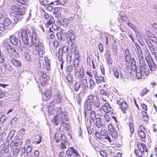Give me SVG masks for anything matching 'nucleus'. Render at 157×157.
I'll list each match as a JSON object with an SVG mask.
<instances>
[{
	"instance_id": "nucleus-1",
	"label": "nucleus",
	"mask_w": 157,
	"mask_h": 157,
	"mask_svg": "<svg viewBox=\"0 0 157 157\" xmlns=\"http://www.w3.org/2000/svg\"><path fill=\"white\" fill-rule=\"evenodd\" d=\"M15 35L18 38H21L25 44L29 47L34 46L36 53H38L40 57H42L44 48V45L40 42L38 36L35 32H33L31 34L28 30L21 29L15 33Z\"/></svg>"
},
{
	"instance_id": "nucleus-2",
	"label": "nucleus",
	"mask_w": 157,
	"mask_h": 157,
	"mask_svg": "<svg viewBox=\"0 0 157 157\" xmlns=\"http://www.w3.org/2000/svg\"><path fill=\"white\" fill-rule=\"evenodd\" d=\"M14 13H11V20L8 18H5L4 20V25L7 29H12L14 27V24L17 22L18 21L21 20V18H18L17 16H14Z\"/></svg>"
},
{
	"instance_id": "nucleus-3",
	"label": "nucleus",
	"mask_w": 157,
	"mask_h": 157,
	"mask_svg": "<svg viewBox=\"0 0 157 157\" xmlns=\"http://www.w3.org/2000/svg\"><path fill=\"white\" fill-rule=\"evenodd\" d=\"M11 10L17 13V14H13L14 16H17L18 18L19 16L23 15L25 12V8L23 6L16 4L12 6L11 7Z\"/></svg>"
},
{
	"instance_id": "nucleus-4",
	"label": "nucleus",
	"mask_w": 157,
	"mask_h": 157,
	"mask_svg": "<svg viewBox=\"0 0 157 157\" xmlns=\"http://www.w3.org/2000/svg\"><path fill=\"white\" fill-rule=\"evenodd\" d=\"M68 121V118L66 113H63L59 115H57L54 117L52 120V122L54 123L56 125H58L60 122H61Z\"/></svg>"
},
{
	"instance_id": "nucleus-5",
	"label": "nucleus",
	"mask_w": 157,
	"mask_h": 157,
	"mask_svg": "<svg viewBox=\"0 0 157 157\" xmlns=\"http://www.w3.org/2000/svg\"><path fill=\"white\" fill-rule=\"evenodd\" d=\"M146 58L150 70L151 71H154L156 67L155 63L154 62L153 59L148 50L147 52L146 53Z\"/></svg>"
},
{
	"instance_id": "nucleus-6",
	"label": "nucleus",
	"mask_w": 157,
	"mask_h": 157,
	"mask_svg": "<svg viewBox=\"0 0 157 157\" xmlns=\"http://www.w3.org/2000/svg\"><path fill=\"white\" fill-rule=\"evenodd\" d=\"M22 144V142L17 136H16L14 138L10 144V147L12 148L13 147H17Z\"/></svg>"
},
{
	"instance_id": "nucleus-7",
	"label": "nucleus",
	"mask_w": 157,
	"mask_h": 157,
	"mask_svg": "<svg viewBox=\"0 0 157 157\" xmlns=\"http://www.w3.org/2000/svg\"><path fill=\"white\" fill-rule=\"evenodd\" d=\"M140 63L143 73L146 76L148 75L149 73V70L145 60L140 59Z\"/></svg>"
},
{
	"instance_id": "nucleus-8",
	"label": "nucleus",
	"mask_w": 157,
	"mask_h": 157,
	"mask_svg": "<svg viewBox=\"0 0 157 157\" xmlns=\"http://www.w3.org/2000/svg\"><path fill=\"white\" fill-rule=\"evenodd\" d=\"M79 68H74L75 75L76 77L80 78H82L84 76V70L82 67Z\"/></svg>"
},
{
	"instance_id": "nucleus-9",
	"label": "nucleus",
	"mask_w": 157,
	"mask_h": 157,
	"mask_svg": "<svg viewBox=\"0 0 157 157\" xmlns=\"http://www.w3.org/2000/svg\"><path fill=\"white\" fill-rule=\"evenodd\" d=\"M55 140L56 142L61 141V142L66 141L67 140L64 135L59 134L58 132L56 133L55 134Z\"/></svg>"
},
{
	"instance_id": "nucleus-10",
	"label": "nucleus",
	"mask_w": 157,
	"mask_h": 157,
	"mask_svg": "<svg viewBox=\"0 0 157 157\" xmlns=\"http://www.w3.org/2000/svg\"><path fill=\"white\" fill-rule=\"evenodd\" d=\"M102 99L104 102H105V103H103L104 104L102 106V108L103 110L105 113H108L111 112L110 110L111 107L108 102H107V101L103 98H102Z\"/></svg>"
},
{
	"instance_id": "nucleus-11",
	"label": "nucleus",
	"mask_w": 157,
	"mask_h": 157,
	"mask_svg": "<svg viewBox=\"0 0 157 157\" xmlns=\"http://www.w3.org/2000/svg\"><path fill=\"white\" fill-rule=\"evenodd\" d=\"M108 129L112 137L116 139L118 136V133L116 130L113 128L112 124H109V125Z\"/></svg>"
},
{
	"instance_id": "nucleus-12",
	"label": "nucleus",
	"mask_w": 157,
	"mask_h": 157,
	"mask_svg": "<svg viewBox=\"0 0 157 157\" xmlns=\"http://www.w3.org/2000/svg\"><path fill=\"white\" fill-rule=\"evenodd\" d=\"M7 52L10 55H13L15 57L18 56V54L16 50L13 48L11 46H9L6 48Z\"/></svg>"
},
{
	"instance_id": "nucleus-13",
	"label": "nucleus",
	"mask_w": 157,
	"mask_h": 157,
	"mask_svg": "<svg viewBox=\"0 0 157 157\" xmlns=\"http://www.w3.org/2000/svg\"><path fill=\"white\" fill-rule=\"evenodd\" d=\"M66 154L68 155H72L73 157H77L78 155V153L76 152L73 147H71L69 150H68L66 152Z\"/></svg>"
},
{
	"instance_id": "nucleus-14",
	"label": "nucleus",
	"mask_w": 157,
	"mask_h": 157,
	"mask_svg": "<svg viewBox=\"0 0 157 157\" xmlns=\"http://www.w3.org/2000/svg\"><path fill=\"white\" fill-rule=\"evenodd\" d=\"M146 42L151 53L152 55L154 54L155 52V50L153 44L151 43L150 41L148 39H146Z\"/></svg>"
},
{
	"instance_id": "nucleus-15",
	"label": "nucleus",
	"mask_w": 157,
	"mask_h": 157,
	"mask_svg": "<svg viewBox=\"0 0 157 157\" xmlns=\"http://www.w3.org/2000/svg\"><path fill=\"white\" fill-rule=\"evenodd\" d=\"M95 79L96 82L98 84L101 82H105V79L103 76L98 74V73L94 77Z\"/></svg>"
},
{
	"instance_id": "nucleus-16",
	"label": "nucleus",
	"mask_w": 157,
	"mask_h": 157,
	"mask_svg": "<svg viewBox=\"0 0 157 157\" xmlns=\"http://www.w3.org/2000/svg\"><path fill=\"white\" fill-rule=\"evenodd\" d=\"M62 99L61 96L59 94H56L54 95L53 102L56 103H59L61 102Z\"/></svg>"
},
{
	"instance_id": "nucleus-17",
	"label": "nucleus",
	"mask_w": 157,
	"mask_h": 157,
	"mask_svg": "<svg viewBox=\"0 0 157 157\" xmlns=\"http://www.w3.org/2000/svg\"><path fill=\"white\" fill-rule=\"evenodd\" d=\"M139 128L140 130L138 132L139 136L142 138L144 139L145 138L146 136L143 131V129H144V127L142 125H141L139 126Z\"/></svg>"
},
{
	"instance_id": "nucleus-18",
	"label": "nucleus",
	"mask_w": 157,
	"mask_h": 157,
	"mask_svg": "<svg viewBox=\"0 0 157 157\" xmlns=\"http://www.w3.org/2000/svg\"><path fill=\"white\" fill-rule=\"evenodd\" d=\"M137 146L139 149V150L141 152H142L143 153L144 151H145L146 152H147L148 150L146 146L144 144L142 143L141 144H137Z\"/></svg>"
},
{
	"instance_id": "nucleus-19",
	"label": "nucleus",
	"mask_w": 157,
	"mask_h": 157,
	"mask_svg": "<svg viewBox=\"0 0 157 157\" xmlns=\"http://www.w3.org/2000/svg\"><path fill=\"white\" fill-rule=\"evenodd\" d=\"M97 71L95 70H89L86 72V74L89 76V78H92L94 76V77L97 73Z\"/></svg>"
},
{
	"instance_id": "nucleus-20",
	"label": "nucleus",
	"mask_w": 157,
	"mask_h": 157,
	"mask_svg": "<svg viewBox=\"0 0 157 157\" xmlns=\"http://www.w3.org/2000/svg\"><path fill=\"white\" fill-rule=\"evenodd\" d=\"M1 150L4 151V152L7 153L9 152V144H4L0 146Z\"/></svg>"
},
{
	"instance_id": "nucleus-21",
	"label": "nucleus",
	"mask_w": 157,
	"mask_h": 157,
	"mask_svg": "<svg viewBox=\"0 0 157 157\" xmlns=\"http://www.w3.org/2000/svg\"><path fill=\"white\" fill-rule=\"evenodd\" d=\"M52 90L51 89H48L44 92V94L46 98V100H49L52 95Z\"/></svg>"
},
{
	"instance_id": "nucleus-22",
	"label": "nucleus",
	"mask_w": 157,
	"mask_h": 157,
	"mask_svg": "<svg viewBox=\"0 0 157 157\" xmlns=\"http://www.w3.org/2000/svg\"><path fill=\"white\" fill-rule=\"evenodd\" d=\"M21 148L20 147L16 148L13 152V157H17L19 154V153Z\"/></svg>"
},
{
	"instance_id": "nucleus-23",
	"label": "nucleus",
	"mask_w": 157,
	"mask_h": 157,
	"mask_svg": "<svg viewBox=\"0 0 157 157\" xmlns=\"http://www.w3.org/2000/svg\"><path fill=\"white\" fill-rule=\"evenodd\" d=\"M9 40L12 44L16 45L17 44V40L15 36H10L9 37Z\"/></svg>"
},
{
	"instance_id": "nucleus-24",
	"label": "nucleus",
	"mask_w": 157,
	"mask_h": 157,
	"mask_svg": "<svg viewBox=\"0 0 157 157\" xmlns=\"http://www.w3.org/2000/svg\"><path fill=\"white\" fill-rule=\"evenodd\" d=\"M125 71L127 75H128V77L130 78L132 76L131 69L129 65H127L125 69Z\"/></svg>"
},
{
	"instance_id": "nucleus-25",
	"label": "nucleus",
	"mask_w": 157,
	"mask_h": 157,
	"mask_svg": "<svg viewBox=\"0 0 157 157\" xmlns=\"http://www.w3.org/2000/svg\"><path fill=\"white\" fill-rule=\"evenodd\" d=\"M11 61L12 64L16 67H20L21 65V62L15 59H11Z\"/></svg>"
},
{
	"instance_id": "nucleus-26",
	"label": "nucleus",
	"mask_w": 157,
	"mask_h": 157,
	"mask_svg": "<svg viewBox=\"0 0 157 157\" xmlns=\"http://www.w3.org/2000/svg\"><path fill=\"white\" fill-rule=\"evenodd\" d=\"M94 101V96L93 95H90L87 97L86 101L87 102V103L92 104Z\"/></svg>"
},
{
	"instance_id": "nucleus-27",
	"label": "nucleus",
	"mask_w": 157,
	"mask_h": 157,
	"mask_svg": "<svg viewBox=\"0 0 157 157\" xmlns=\"http://www.w3.org/2000/svg\"><path fill=\"white\" fill-rule=\"evenodd\" d=\"M125 61L128 62L130 59V55L129 50L128 49H126L125 52Z\"/></svg>"
},
{
	"instance_id": "nucleus-28",
	"label": "nucleus",
	"mask_w": 157,
	"mask_h": 157,
	"mask_svg": "<svg viewBox=\"0 0 157 157\" xmlns=\"http://www.w3.org/2000/svg\"><path fill=\"white\" fill-rule=\"evenodd\" d=\"M89 82L90 84V88L92 90L95 86L96 84L95 82L92 78H89Z\"/></svg>"
},
{
	"instance_id": "nucleus-29",
	"label": "nucleus",
	"mask_w": 157,
	"mask_h": 157,
	"mask_svg": "<svg viewBox=\"0 0 157 157\" xmlns=\"http://www.w3.org/2000/svg\"><path fill=\"white\" fill-rule=\"evenodd\" d=\"M146 34L149 39L151 40H153L155 38V35L149 31H146Z\"/></svg>"
},
{
	"instance_id": "nucleus-30",
	"label": "nucleus",
	"mask_w": 157,
	"mask_h": 157,
	"mask_svg": "<svg viewBox=\"0 0 157 157\" xmlns=\"http://www.w3.org/2000/svg\"><path fill=\"white\" fill-rule=\"evenodd\" d=\"M100 116L103 117V119L106 122H109L110 121V119L107 114L105 113H101L100 114Z\"/></svg>"
},
{
	"instance_id": "nucleus-31",
	"label": "nucleus",
	"mask_w": 157,
	"mask_h": 157,
	"mask_svg": "<svg viewBox=\"0 0 157 157\" xmlns=\"http://www.w3.org/2000/svg\"><path fill=\"white\" fill-rule=\"evenodd\" d=\"M96 119L95 125L98 128H100L102 125L101 119L99 118H97Z\"/></svg>"
},
{
	"instance_id": "nucleus-32",
	"label": "nucleus",
	"mask_w": 157,
	"mask_h": 157,
	"mask_svg": "<svg viewBox=\"0 0 157 157\" xmlns=\"http://www.w3.org/2000/svg\"><path fill=\"white\" fill-rule=\"evenodd\" d=\"M69 146V144L66 141L61 142L60 145L61 148L63 150H64L67 148V147Z\"/></svg>"
},
{
	"instance_id": "nucleus-33",
	"label": "nucleus",
	"mask_w": 157,
	"mask_h": 157,
	"mask_svg": "<svg viewBox=\"0 0 157 157\" xmlns=\"http://www.w3.org/2000/svg\"><path fill=\"white\" fill-rule=\"evenodd\" d=\"M95 136L97 140H99L101 141H103L104 138H102L101 135L98 132H96L95 133Z\"/></svg>"
},
{
	"instance_id": "nucleus-34",
	"label": "nucleus",
	"mask_w": 157,
	"mask_h": 157,
	"mask_svg": "<svg viewBox=\"0 0 157 157\" xmlns=\"http://www.w3.org/2000/svg\"><path fill=\"white\" fill-rule=\"evenodd\" d=\"M46 21L47 24L48 26L50 25L54 22V20L52 16H51Z\"/></svg>"
},
{
	"instance_id": "nucleus-35",
	"label": "nucleus",
	"mask_w": 157,
	"mask_h": 157,
	"mask_svg": "<svg viewBox=\"0 0 157 157\" xmlns=\"http://www.w3.org/2000/svg\"><path fill=\"white\" fill-rule=\"evenodd\" d=\"M113 74L115 77L117 78H119V75L117 68L116 67L113 68Z\"/></svg>"
},
{
	"instance_id": "nucleus-36",
	"label": "nucleus",
	"mask_w": 157,
	"mask_h": 157,
	"mask_svg": "<svg viewBox=\"0 0 157 157\" xmlns=\"http://www.w3.org/2000/svg\"><path fill=\"white\" fill-rule=\"evenodd\" d=\"M73 68L72 65H69L66 68V72L67 74H71L73 72Z\"/></svg>"
},
{
	"instance_id": "nucleus-37",
	"label": "nucleus",
	"mask_w": 157,
	"mask_h": 157,
	"mask_svg": "<svg viewBox=\"0 0 157 157\" xmlns=\"http://www.w3.org/2000/svg\"><path fill=\"white\" fill-rule=\"evenodd\" d=\"M136 75L138 79H140L142 77V71L141 70H137L136 72Z\"/></svg>"
},
{
	"instance_id": "nucleus-38",
	"label": "nucleus",
	"mask_w": 157,
	"mask_h": 157,
	"mask_svg": "<svg viewBox=\"0 0 157 157\" xmlns=\"http://www.w3.org/2000/svg\"><path fill=\"white\" fill-rule=\"evenodd\" d=\"M55 110L53 106H50L49 107L48 109V113L49 115L54 114L55 113Z\"/></svg>"
},
{
	"instance_id": "nucleus-39",
	"label": "nucleus",
	"mask_w": 157,
	"mask_h": 157,
	"mask_svg": "<svg viewBox=\"0 0 157 157\" xmlns=\"http://www.w3.org/2000/svg\"><path fill=\"white\" fill-rule=\"evenodd\" d=\"M60 123L61 126L63 127L66 129L67 130L68 129L69 125L67 123L65 122L64 121L60 122Z\"/></svg>"
},
{
	"instance_id": "nucleus-40",
	"label": "nucleus",
	"mask_w": 157,
	"mask_h": 157,
	"mask_svg": "<svg viewBox=\"0 0 157 157\" xmlns=\"http://www.w3.org/2000/svg\"><path fill=\"white\" fill-rule=\"evenodd\" d=\"M66 79L67 81L70 84L72 83V77L71 74H67L66 76Z\"/></svg>"
},
{
	"instance_id": "nucleus-41",
	"label": "nucleus",
	"mask_w": 157,
	"mask_h": 157,
	"mask_svg": "<svg viewBox=\"0 0 157 157\" xmlns=\"http://www.w3.org/2000/svg\"><path fill=\"white\" fill-rule=\"evenodd\" d=\"M73 65L74 66V68H78L79 60H75V59L73 61Z\"/></svg>"
},
{
	"instance_id": "nucleus-42",
	"label": "nucleus",
	"mask_w": 157,
	"mask_h": 157,
	"mask_svg": "<svg viewBox=\"0 0 157 157\" xmlns=\"http://www.w3.org/2000/svg\"><path fill=\"white\" fill-rule=\"evenodd\" d=\"M69 37L70 40L69 41H70L71 42H74L75 41V35L74 33L68 35Z\"/></svg>"
},
{
	"instance_id": "nucleus-43",
	"label": "nucleus",
	"mask_w": 157,
	"mask_h": 157,
	"mask_svg": "<svg viewBox=\"0 0 157 157\" xmlns=\"http://www.w3.org/2000/svg\"><path fill=\"white\" fill-rule=\"evenodd\" d=\"M130 132V136H131L134 132V125L132 123H130L129 124Z\"/></svg>"
},
{
	"instance_id": "nucleus-44",
	"label": "nucleus",
	"mask_w": 157,
	"mask_h": 157,
	"mask_svg": "<svg viewBox=\"0 0 157 157\" xmlns=\"http://www.w3.org/2000/svg\"><path fill=\"white\" fill-rule=\"evenodd\" d=\"M63 51L62 49H59L58 50V54L59 56H58V59L59 61H61L62 60V55L63 54Z\"/></svg>"
},
{
	"instance_id": "nucleus-45",
	"label": "nucleus",
	"mask_w": 157,
	"mask_h": 157,
	"mask_svg": "<svg viewBox=\"0 0 157 157\" xmlns=\"http://www.w3.org/2000/svg\"><path fill=\"white\" fill-rule=\"evenodd\" d=\"M80 84L78 82H76L74 85L75 90L76 91H78L79 89Z\"/></svg>"
},
{
	"instance_id": "nucleus-46",
	"label": "nucleus",
	"mask_w": 157,
	"mask_h": 157,
	"mask_svg": "<svg viewBox=\"0 0 157 157\" xmlns=\"http://www.w3.org/2000/svg\"><path fill=\"white\" fill-rule=\"evenodd\" d=\"M90 115L92 120L93 121L96 119V114L94 111H91L90 112Z\"/></svg>"
},
{
	"instance_id": "nucleus-47",
	"label": "nucleus",
	"mask_w": 157,
	"mask_h": 157,
	"mask_svg": "<svg viewBox=\"0 0 157 157\" xmlns=\"http://www.w3.org/2000/svg\"><path fill=\"white\" fill-rule=\"evenodd\" d=\"M137 51L140 56L139 58V61L140 60V59L144 60L143 57V55L141 48L137 50Z\"/></svg>"
},
{
	"instance_id": "nucleus-48",
	"label": "nucleus",
	"mask_w": 157,
	"mask_h": 157,
	"mask_svg": "<svg viewBox=\"0 0 157 157\" xmlns=\"http://www.w3.org/2000/svg\"><path fill=\"white\" fill-rule=\"evenodd\" d=\"M92 104L91 103H87V102L86 101L85 103V109L89 111L90 110L92 107Z\"/></svg>"
},
{
	"instance_id": "nucleus-49",
	"label": "nucleus",
	"mask_w": 157,
	"mask_h": 157,
	"mask_svg": "<svg viewBox=\"0 0 157 157\" xmlns=\"http://www.w3.org/2000/svg\"><path fill=\"white\" fill-rule=\"evenodd\" d=\"M5 69L9 71H12L13 70V68L9 64H6L4 66Z\"/></svg>"
},
{
	"instance_id": "nucleus-50",
	"label": "nucleus",
	"mask_w": 157,
	"mask_h": 157,
	"mask_svg": "<svg viewBox=\"0 0 157 157\" xmlns=\"http://www.w3.org/2000/svg\"><path fill=\"white\" fill-rule=\"evenodd\" d=\"M3 45L6 48L9 46H10L8 40L6 39L4 40L2 43Z\"/></svg>"
},
{
	"instance_id": "nucleus-51",
	"label": "nucleus",
	"mask_w": 157,
	"mask_h": 157,
	"mask_svg": "<svg viewBox=\"0 0 157 157\" xmlns=\"http://www.w3.org/2000/svg\"><path fill=\"white\" fill-rule=\"evenodd\" d=\"M135 153L136 155L138 156L139 157H141L143 152H141V151L139 150H136L135 151Z\"/></svg>"
},
{
	"instance_id": "nucleus-52",
	"label": "nucleus",
	"mask_w": 157,
	"mask_h": 157,
	"mask_svg": "<svg viewBox=\"0 0 157 157\" xmlns=\"http://www.w3.org/2000/svg\"><path fill=\"white\" fill-rule=\"evenodd\" d=\"M105 56L106 59H109V57H110V53L109 50H106Z\"/></svg>"
},
{
	"instance_id": "nucleus-53",
	"label": "nucleus",
	"mask_w": 157,
	"mask_h": 157,
	"mask_svg": "<svg viewBox=\"0 0 157 157\" xmlns=\"http://www.w3.org/2000/svg\"><path fill=\"white\" fill-rule=\"evenodd\" d=\"M71 51L75 52L76 51V47L75 44L74 42H71Z\"/></svg>"
},
{
	"instance_id": "nucleus-54",
	"label": "nucleus",
	"mask_w": 157,
	"mask_h": 157,
	"mask_svg": "<svg viewBox=\"0 0 157 157\" xmlns=\"http://www.w3.org/2000/svg\"><path fill=\"white\" fill-rule=\"evenodd\" d=\"M94 105L96 107L98 108L100 105V103L98 99H96L94 101V102L93 103Z\"/></svg>"
},
{
	"instance_id": "nucleus-55",
	"label": "nucleus",
	"mask_w": 157,
	"mask_h": 157,
	"mask_svg": "<svg viewBox=\"0 0 157 157\" xmlns=\"http://www.w3.org/2000/svg\"><path fill=\"white\" fill-rule=\"evenodd\" d=\"M49 34L50 35V38L51 39H53L55 37L54 33L51 29L50 28H49Z\"/></svg>"
},
{
	"instance_id": "nucleus-56",
	"label": "nucleus",
	"mask_w": 157,
	"mask_h": 157,
	"mask_svg": "<svg viewBox=\"0 0 157 157\" xmlns=\"http://www.w3.org/2000/svg\"><path fill=\"white\" fill-rule=\"evenodd\" d=\"M3 23H0V31L2 32H5L6 30V28Z\"/></svg>"
},
{
	"instance_id": "nucleus-57",
	"label": "nucleus",
	"mask_w": 157,
	"mask_h": 157,
	"mask_svg": "<svg viewBox=\"0 0 157 157\" xmlns=\"http://www.w3.org/2000/svg\"><path fill=\"white\" fill-rule=\"evenodd\" d=\"M149 92V90L146 88L144 89L141 91V96L142 97L143 96Z\"/></svg>"
},
{
	"instance_id": "nucleus-58",
	"label": "nucleus",
	"mask_w": 157,
	"mask_h": 157,
	"mask_svg": "<svg viewBox=\"0 0 157 157\" xmlns=\"http://www.w3.org/2000/svg\"><path fill=\"white\" fill-rule=\"evenodd\" d=\"M82 88L83 90V92L86 94L88 90L89 86L87 85H84L82 86Z\"/></svg>"
},
{
	"instance_id": "nucleus-59",
	"label": "nucleus",
	"mask_w": 157,
	"mask_h": 157,
	"mask_svg": "<svg viewBox=\"0 0 157 157\" xmlns=\"http://www.w3.org/2000/svg\"><path fill=\"white\" fill-rule=\"evenodd\" d=\"M55 1L56 2V4L57 5H63L65 4L66 0H58Z\"/></svg>"
},
{
	"instance_id": "nucleus-60",
	"label": "nucleus",
	"mask_w": 157,
	"mask_h": 157,
	"mask_svg": "<svg viewBox=\"0 0 157 157\" xmlns=\"http://www.w3.org/2000/svg\"><path fill=\"white\" fill-rule=\"evenodd\" d=\"M124 101L123 99L121 98H119V99L117 101V103L119 105H123V104H124Z\"/></svg>"
},
{
	"instance_id": "nucleus-61",
	"label": "nucleus",
	"mask_w": 157,
	"mask_h": 157,
	"mask_svg": "<svg viewBox=\"0 0 157 157\" xmlns=\"http://www.w3.org/2000/svg\"><path fill=\"white\" fill-rule=\"evenodd\" d=\"M25 58L26 59V60L28 61H29L31 60V56L29 55V54L26 52H25Z\"/></svg>"
},
{
	"instance_id": "nucleus-62",
	"label": "nucleus",
	"mask_w": 157,
	"mask_h": 157,
	"mask_svg": "<svg viewBox=\"0 0 157 157\" xmlns=\"http://www.w3.org/2000/svg\"><path fill=\"white\" fill-rule=\"evenodd\" d=\"M113 52V54L116 56L117 54V48L116 46H114L112 48Z\"/></svg>"
},
{
	"instance_id": "nucleus-63",
	"label": "nucleus",
	"mask_w": 157,
	"mask_h": 157,
	"mask_svg": "<svg viewBox=\"0 0 157 157\" xmlns=\"http://www.w3.org/2000/svg\"><path fill=\"white\" fill-rule=\"evenodd\" d=\"M124 104L122 105L121 106L119 107V108L121 109H124V110L126 109L127 108L128 105L127 103L124 101Z\"/></svg>"
},
{
	"instance_id": "nucleus-64",
	"label": "nucleus",
	"mask_w": 157,
	"mask_h": 157,
	"mask_svg": "<svg viewBox=\"0 0 157 157\" xmlns=\"http://www.w3.org/2000/svg\"><path fill=\"white\" fill-rule=\"evenodd\" d=\"M100 132L101 136L103 135V136H105L108 135L107 131L105 129L101 130Z\"/></svg>"
}]
</instances>
